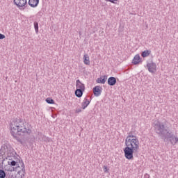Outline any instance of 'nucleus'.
<instances>
[{"label": "nucleus", "mask_w": 178, "mask_h": 178, "mask_svg": "<svg viewBox=\"0 0 178 178\" xmlns=\"http://www.w3.org/2000/svg\"><path fill=\"white\" fill-rule=\"evenodd\" d=\"M76 90H82L83 91H86V86L84 85V83H81L79 79L76 81Z\"/></svg>", "instance_id": "obj_10"}, {"label": "nucleus", "mask_w": 178, "mask_h": 178, "mask_svg": "<svg viewBox=\"0 0 178 178\" xmlns=\"http://www.w3.org/2000/svg\"><path fill=\"white\" fill-rule=\"evenodd\" d=\"M140 62L141 58L140 57V54H136L132 60V63L134 65H138V63H140Z\"/></svg>", "instance_id": "obj_15"}, {"label": "nucleus", "mask_w": 178, "mask_h": 178, "mask_svg": "<svg viewBox=\"0 0 178 178\" xmlns=\"http://www.w3.org/2000/svg\"><path fill=\"white\" fill-rule=\"evenodd\" d=\"M14 138H15L17 140V141H18V143L19 142V140H21L22 139H20V138L17 137V135H15V136H13Z\"/></svg>", "instance_id": "obj_28"}, {"label": "nucleus", "mask_w": 178, "mask_h": 178, "mask_svg": "<svg viewBox=\"0 0 178 178\" xmlns=\"http://www.w3.org/2000/svg\"><path fill=\"white\" fill-rule=\"evenodd\" d=\"M131 138H137L136 136L133 135V131H129L125 140H129Z\"/></svg>", "instance_id": "obj_20"}, {"label": "nucleus", "mask_w": 178, "mask_h": 178, "mask_svg": "<svg viewBox=\"0 0 178 178\" xmlns=\"http://www.w3.org/2000/svg\"><path fill=\"white\" fill-rule=\"evenodd\" d=\"M106 2H111V3H116L115 2L118 0H105Z\"/></svg>", "instance_id": "obj_26"}, {"label": "nucleus", "mask_w": 178, "mask_h": 178, "mask_svg": "<svg viewBox=\"0 0 178 178\" xmlns=\"http://www.w3.org/2000/svg\"><path fill=\"white\" fill-rule=\"evenodd\" d=\"M22 141H23V140L21 139V140H19V142H18V143H21Z\"/></svg>", "instance_id": "obj_31"}, {"label": "nucleus", "mask_w": 178, "mask_h": 178, "mask_svg": "<svg viewBox=\"0 0 178 178\" xmlns=\"http://www.w3.org/2000/svg\"><path fill=\"white\" fill-rule=\"evenodd\" d=\"M102 92V88L99 86H95L93 88V94L95 97H99Z\"/></svg>", "instance_id": "obj_9"}, {"label": "nucleus", "mask_w": 178, "mask_h": 178, "mask_svg": "<svg viewBox=\"0 0 178 178\" xmlns=\"http://www.w3.org/2000/svg\"><path fill=\"white\" fill-rule=\"evenodd\" d=\"M83 92H84V90L81 89H76L75 95L76 97H77V98H81L83 97Z\"/></svg>", "instance_id": "obj_16"}, {"label": "nucleus", "mask_w": 178, "mask_h": 178, "mask_svg": "<svg viewBox=\"0 0 178 178\" xmlns=\"http://www.w3.org/2000/svg\"><path fill=\"white\" fill-rule=\"evenodd\" d=\"M80 112H81V108H77L76 110V113H80Z\"/></svg>", "instance_id": "obj_29"}, {"label": "nucleus", "mask_w": 178, "mask_h": 178, "mask_svg": "<svg viewBox=\"0 0 178 178\" xmlns=\"http://www.w3.org/2000/svg\"><path fill=\"white\" fill-rule=\"evenodd\" d=\"M8 156H6V159H8L9 161H8V165H10L11 168H13V166H17L15 169H17V168L22 167V162H23L22 159H19L17 158V153L15 151V149L11 147V148L8 149Z\"/></svg>", "instance_id": "obj_4"}, {"label": "nucleus", "mask_w": 178, "mask_h": 178, "mask_svg": "<svg viewBox=\"0 0 178 178\" xmlns=\"http://www.w3.org/2000/svg\"><path fill=\"white\" fill-rule=\"evenodd\" d=\"M83 62L85 65H90V56H88V54H84Z\"/></svg>", "instance_id": "obj_19"}, {"label": "nucleus", "mask_w": 178, "mask_h": 178, "mask_svg": "<svg viewBox=\"0 0 178 178\" xmlns=\"http://www.w3.org/2000/svg\"><path fill=\"white\" fill-rule=\"evenodd\" d=\"M46 102L47 104H49L50 105H54V104H55V101L51 97L47 98L46 99Z\"/></svg>", "instance_id": "obj_21"}, {"label": "nucleus", "mask_w": 178, "mask_h": 178, "mask_svg": "<svg viewBox=\"0 0 178 178\" xmlns=\"http://www.w3.org/2000/svg\"><path fill=\"white\" fill-rule=\"evenodd\" d=\"M12 148L9 144L5 143L1 145L0 149V163L1 162L3 164L5 162V159H6V156H8V154L9 153V149Z\"/></svg>", "instance_id": "obj_5"}, {"label": "nucleus", "mask_w": 178, "mask_h": 178, "mask_svg": "<svg viewBox=\"0 0 178 178\" xmlns=\"http://www.w3.org/2000/svg\"><path fill=\"white\" fill-rule=\"evenodd\" d=\"M90 102H91V100H88L87 97H85L83 102L81 103L82 109H86V108H87V106L90 105Z\"/></svg>", "instance_id": "obj_14"}, {"label": "nucleus", "mask_w": 178, "mask_h": 178, "mask_svg": "<svg viewBox=\"0 0 178 178\" xmlns=\"http://www.w3.org/2000/svg\"><path fill=\"white\" fill-rule=\"evenodd\" d=\"M4 38H6L5 35L0 33V40H3Z\"/></svg>", "instance_id": "obj_27"}, {"label": "nucleus", "mask_w": 178, "mask_h": 178, "mask_svg": "<svg viewBox=\"0 0 178 178\" xmlns=\"http://www.w3.org/2000/svg\"><path fill=\"white\" fill-rule=\"evenodd\" d=\"M24 1H27V0H24Z\"/></svg>", "instance_id": "obj_32"}, {"label": "nucleus", "mask_w": 178, "mask_h": 178, "mask_svg": "<svg viewBox=\"0 0 178 178\" xmlns=\"http://www.w3.org/2000/svg\"><path fill=\"white\" fill-rule=\"evenodd\" d=\"M14 5H16L19 8V9H22L24 6L26 8V5H27V1L20 0L19 1L16 2V0H13Z\"/></svg>", "instance_id": "obj_8"}, {"label": "nucleus", "mask_w": 178, "mask_h": 178, "mask_svg": "<svg viewBox=\"0 0 178 178\" xmlns=\"http://www.w3.org/2000/svg\"><path fill=\"white\" fill-rule=\"evenodd\" d=\"M103 170H104V172H105L106 173H108L109 172V168H108V167L106 165H104Z\"/></svg>", "instance_id": "obj_25"}, {"label": "nucleus", "mask_w": 178, "mask_h": 178, "mask_svg": "<svg viewBox=\"0 0 178 178\" xmlns=\"http://www.w3.org/2000/svg\"><path fill=\"white\" fill-rule=\"evenodd\" d=\"M21 170L17 172V174L14 177V178H23V176L26 175V167L24 166V163L21 162Z\"/></svg>", "instance_id": "obj_6"}, {"label": "nucleus", "mask_w": 178, "mask_h": 178, "mask_svg": "<svg viewBox=\"0 0 178 178\" xmlns=\"http://www.w3.org/2000/svg\"><path fill=\"white\" fill-rule=\"evenodd\" d=\"M33 24H34L35 31L36 34H38V22H35Z\"/></svg>", "instance_id": "obj_24"}, {"label": "nucleus", "mask_w": 178, "mask_h": 178, "mask_svg": "<svg viewBox=\"0 0 178 178\" xmlns=\"http://www.w3.org/2000/svg\"><path fill=\"white\" fill-rule=\"evenodd\" d=\"M28 3L31 8H37L40 3V0H29Z\"/></svg>", "instance_id": "obj_12"}, {"label": "nucleus", "mask_w": 178, "mask_h": 178, "mask_svg": "<svg viewBox=\"0 0 178 178\" xmlns=\"http://www.w3.org/2000/svg\"><path fill=\"white\" fill-rule=\"evenodd\" d=\"M106 80H108V76H102L97 79V83H99L100 84H105V83H106Z\"/></svg>", "instance_id": "obj_13"}, {"label": "nucleus", "mask_w": 178, "mask_h": 178, "mask_svg": "<svg viewBox=\"0 0 178 178\" xmlns=\"http://www.w3.org/2000/svg\"><path fill=\"white\" fill-rule=\"evenodd\" d=\"M172 125L165 120L164 121H155L154 122V132L159 138L166 143L170 141L172 145L178 143V138L175 136L171 129Z\"/></svg>", "instance_id": "obj_1"}, {"label": "nucleus", "mask_w": 178, "mask_h": 178, "mask_svg": "<svg viewBox=\"0 0 178 178\" xmlns=\"http://www.w3.org/2000/svg\"><path fill=\"white\" fill-rule=\"evenodd\" d=\"M20 144H22V145L24 147V145H26V142L22 140V142H21Z\"/></svg>", "instance_id": "obj_30"}, {"label": "nucleus", "mask_w": 178, "mask_h": 178, "mask_svg": "<svg viewBox=\"0 0 178 178\" xmlns=\"http://www.w3.org/2000/svg\"><path fill=\"white\" fill-rule=\"evenodd\" d=\"M147 67L149 73L154 74L156 72V64L152 61L147 64Z\"/></svg>", "instance_id": "obj_7"}, {"label": "nucleus", "mask_w": 178, "mask_h": 178, "mask_svg": "<svg viewBox=\"0 0 178 178\" xmlns=\"http://www.w3.org/2000/svg\"><path fill=\"white\" fill-rule=\"evenodd\" d=\"M6 177V172H5V170H0V178H5Z\"/></svg>", "instance_id": "obj_23"}, {"label": "nucleus", "mask_w": 178, "mask_h": 178, "mask_svg": "<svg viewBox=\"0 0 178 178\" xmlns=\"http://www.w3.org/2000/svg\"><path fill=\"white\" fill-rule=\"evenodd\" d=\"M10 134L13 137L16 136H26V134H31V131L30 129L26 128L23 119L19 117L13 118L10 123Z\"/></svg>", "instance_id": "obj_2"}, {"label": "nucleus", "mask_w": 178, "mask_h": 178, "mask_svg": "<svg viewBox=\"0 0 178 178\" xmlns=\"http://www.w3.org/2000/svg\"><path fill=\"white\" fill-rule=\"evenodd\" d=\"M13 171H8L7 175L6 174V178H15L13 176V173H12Z\"/></svg>", "instance_id": "obj_22"}, {"label": "nucleus", "mask_w": 178, "mask_h": 178, "mask_svg": "<svg viewBox=\"0 0 178 178\" xmlns=\"http://www.w3.org/2000/svg\"><path fill=\"white\" fill-rule=\"evenodd\" d=\"M4 170L6 172H15L16 170V168L15 167L10 166V165H6L4 166Z\"/></svg>", "instance_id": "obj_17"}, {"label": "nucleus", "mask_w": 178, "mask_h": 178, "mask_svg": "<svg viewBox=\"0 0 178 178\" xmlns=\"http://www.w3.org/2000/svg\"><path fill=\"white\" fill-rule=\"evenodd\" d=\"M116 83H117L116 77L115 76H111L107 80V83L108 84V86H111L112 87L113 86H115Z\"/></svg>", "instance_id": "obj_11"}, {"label": "nucleus", "mask_w": 178, "mask_h": 178, "mask_svg": "<svg viewBox=\"0 0 178 178\" xmlns=\"http://www.w3.org/2000/svg\"><path fill=\"white\" fill-rule=\"evenodd\" d=\"M125 148L124 149V156L126 159L132 161L134 159L133 154L134 152H138L140 149V141L138 138L125 139Z\"/></svg>", "instance_id": "obj_3"}, {"label": "nucleus", "mask_w": 178, "mask_h": 178, "mask_svg": "<svg viewBox=\"0 0 178 178\" xmlns=\"http://www.w3.org/2000/svg\"><path fill=\"white\" fill-rule=\"evenodd\" d=\"M151 55V50H145L141 53L142 58H147Z\"/></svg>", "instance_id": "obj_18"}]
</instances>
